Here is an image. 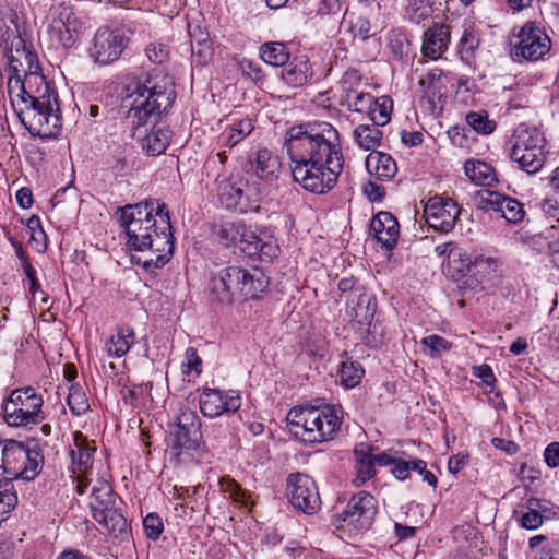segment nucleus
I'll return each instance as SVG.
<instances>
[{
    "label": "nucleus",
    "mask_w": 559,
    "mask_h": 559,
    "mask_svg": "<svg viewBox=\"0 0 559 559\" xmlns=\"http://www.w3.org/2000/svg\"><path fill=\"white\" fill-rule=\"evenodd\" d=\"M346 0H322L317 9L314 19L318 25H326L331 29L337 28L341 24L347 7Z\"/></svg>",
    "instance_id": "bb28decb"
},
{
    "label": "nucleus",
    "mask_w": 559,
    "mask_h": 559,
    "mask_svg": "<svg viewBox=\"0 0 559 559\" xmlns=\"http://www.w3.org/2000/svg\"><path fill=\"white\" fill-rule=\"evenodd\" d=\"M93 519L99 524L104 525L109 533L117 536L123 532H127L128 522L127 519L118 511L116 506L102 512L97 510V513L93 514Z\"/></svg>",
    "instance_id": "58836bf2"
},
{
    "label": "nucleus",
    "mask_w": 559,
    "mask_h": 559,
    "mask_svg": "<svg viewBox=\"0 0 559 559\" xmlns=\"http://www.w3.org/2000/svg\"><path fill=\"white\" fill-rule=\"evenodd\" d=\"M249 171L264 182L276 181L282 170V163L277 155L267 148L253 153L248 160Z\"/></svg>",
    "instance_id": "412c9836"
},
{
    "label": "nucleus",
    "mask_w": 559,
    "mask_h": 559,
    "mask_svg": "<svg viewBox=\"0 0 559 559\" xmlns=\"http://www.w3.org/2000/svg\"><path fill=\"white\" fill-rule=\"evenodd\" d=\"M254 127L252 120L249 118L234 120L219 134L218 143L221 146L233 148L235 145L250 135Z\"/></svg>",
    "instance_id": "cd10ccee"
},
{
    "label": "nucleus",
    "mask_w": 559,
    "mask_h": 559,
    "mask_svg": "<svg viewBox=\"0 0 559 559\" xmlns=\"http://www.w3.org/2000/svg\"><path fill=\"white\" fill-rule=\"evenodd\" d=\"M412 461H405L402 459L395 457V463H393L392 474L399 480H405L408 478L412 468Z\"/></svg>",
    "instance_id": "69168bd1"
},
{
    "label": "nucleus",
    "mask_w": 559,
    "mask_h": 559,
    "mask_svg": "<svg viewBox=\"0 0 559 559\" xmlns=\"http://www.w3.org/2000/svg\"><path fill=\"white\" fill-rule=\"evenodd\" d=\"M215 182L218 201L227 210L247 213L258 209L259 192L246 190L248 182L239 173L218 175Z\"/></svg>",
    "instance_id": "9d476101"
},
{
    "label": "nucleus",
    "mask_w": 559,
    "mask_h": 559,
    "mask_svg": "<svg viewBox=\"0 0 559 559\" xmlns=\"http://www.w3.org/2000/svg\"><path fill=\"white\" fill-rule=\"evenodd\" d=\"M267 285L269 280L261 270L230 265L211 275L209 299L216 305H230L238 297L255 299Z\"/></svg>",
    "instance_id": "423d86ee"
},
{
    "label": "nucleus",
    "mask_w": 559,
    "mask_h": 559,
    "mask_svg": "<svg viewBox=\"0 0 559 559\" xmlns=\"http://www.w3.org/2000/svg\"><path fill=\"white\" fill-rule=\"evenodd\" d=\"M260 57L267 64L283 67L289 61L290 55L284 44L270 41L260 47Z\"/></svg>",
    "instance_id": "a19ab883"
},
{
    "label": "nucleus",
    "mask_w": 559,
    "mask_h": 559,
    "mask_svg": "<svg viewBox=\"0 0 559 559\" xmlns=\"http://www.w3.org/2000/svg\"><path fill=\"white\" fill-rule=\"evenodd\" d=\"M81 26L80 20L71 8L60 7L49 25L50 40L63 48H71L79 37Z\"/></svg>",
    "instance_id": "a211bd4d"
},
{
    "label": "nucleus",
    "mask_w": 559,
    "mask_h": 559,
    "mask_svg": "<svg viewBox=\"0 0 559 559\" xmlns=\"http://www.w3.org/2000/svg\"><path fill=\"white\" fill-rule=\"evenodd\" d=\"M556 227L557 225H550L543 231L532 235L527 240V245L538 252H547L550 255L552 241H555V236L557 235Z\"/></svg>",
    "instance_id": "49530a36"
},
{
    "label": "nucleus",
    "mask_w": 559,
    "mask_h": 559,
    "mask_svg": "<svg viewBox=\"0 0 559 559\" xmlns=\"http://www.w3.org/2000/svg\"><path fill=\"white\" fill-rule=\"evenodd\" d=\"M462 274L465 273H479L492 270L496 262L491 258H485L483 254L471 255L466 252H462V257H456L455 263H449Z\"/></svg>",
    "instance_id": "72a5a7b5"
},
{
    "label": "nucleus",
    "mask_w": 559,
    "mask_h": 559,
    "mask_svg": "<svg viewBox=\"0 0 559 559\" xmlns=\"http://www.w3.org/2000/svg\"><path fill=\"white\" fill-rule=\"evenodd\" d=\"M421 345L428 350L431 358H438L452 347L451 342L437 334H431L420 341Z\"/></svg>",
    "instance_id": "09e8293b"
},
{
    "label": "nucleus",
    "mask_w": 559,
    "mask_h": 559,
    "mask_svg": "<svg viewBox=\"0 0 559 559\" xmlns=\"http://www.w3.org/2000/svg\"><path fill=\"white\" fill-rule=\"evenodd\" d=\"M511 159L527 174L537 173L544 165V138L536 128L520 124L513 135Z\"/></svg>",
    "instance_id": "1a4fd4ad"
},
{
    "label": "nucleus",
    "mask_w": 559,
    "mask_h": 559,
    "mask_svg": "<svg viewBox=\"0 0 559 559\" xmlns=\"http://www.w3.org/2000/svg\"><path fill=\"white\" fill-rule=\"evenodd\" d=\"M143 527L147 538L156 540L164 530L162 518L157 513H148L143 520Z\"/></svg>",
    "instance_id": "4d7b16f0"
},
{
    "label": "nucleus",
    "mask_w": 559,
    "mask_h": 559,
    "mask_svg": "<svg viewBox=\"0 0 559 559\" xmlns=\"http://www.w3.org/2000/svg\"><path fill=\"white\" fill-rule=\"evenodd\" d=\"M92 515L97 513V510L105 512L106 510L116 506V495L106 480H98L92 489V501L90 503Z\"/></svg>",
    "instance_id": "e433bc0d"
},
{
    "label": "nucleus",
    "mask_w": 559,
    "mask_h": 559,
    "mask_svg": "<svg viewBox=\"0 0 559 559\" xmlns=\"http://www.w3.org/2000/svg\"><path fill=\"white\" fill-rule=\"evenodd\" d=\"M74 447L71 450L72 462L78 466L80 472H85L92 466L94 448L90 447L87 440L81 432L74 435Z\"/></svg>",
    "instance_id": "ea45409f"
},
{
    "label": "nucleus",
    "mask_w": 559,
    "mask_h": 559,
    "mask_svg": "<svg viewBox=\"0 0 559 559\" xmlns=\"http://www.w3.org/2000/svg\"><path fill=\"white\" fill-rule=\"evenodd\" d=\"M370 235L385 250H392L400 237V225L390 212H380L370 222Z\"/></svg>",
    "instance_id": "aec40b11"
},
{
    "label": "nucleus",
    "mask_w": 559,
    "mask_h": 559,
    "mask_svg": "<svg viewBox=\"0 0 559 559\" xmlns=\"http://www.w3.org/2000/svg\"><path fill=\"white\" fill-rule=\"evenodd\" d=\"M361 84V74L358 70L356 69H348L346 70L341 80H340V86H341V90H342V99L344 97H347L349 94H354L356 92H358V87L360 86Z\"/></svg>",
    "instance_id": "603ef678"
},
{
    "label": "nucleus",
    "mask_w": 559,
    "mask_h": 559,
    "mask_svg": "<svg viewBox=\"0 0 559 559\" xmlns=\"http://www.w3.org/2000/svg\"><path fill=\"white\" fill-rule=\"evenodd\" d=\"M374 123L359 124L354 130V140L365 151H374L381 144L382 131Z\"/></svg>",
    "instance_id": "4c0bfd02"
},
{
    "label": "nucleus",
    "mask_w": 559,
    "mask_h": 559,
    "mask_svg": "<svg viewBox=\"0 0 559 559\" xmlns=\"http://www.w3.org/2000/svg\"><path fill=\"white\" fill-rule=\"evenodd\" d=\"M530 506L535 507V510L538 511L543 522L544 520H559V506L554 504L548 500L531 498Z\"/></svg>",
    "instance_id": "5fc2aeb1"
},
{
    "label": "nucleus",
    "mask_w": 559,
    "mask_h": 559,
    "mask_svg": "<svg viewBox=\"0 0 559 559\" xmlns=\"http://www.w3.org/2000/svg\"><path fill=\"white\" fill-rule=\"evenodd\" d=\"M544 461L550 468L559 466V442L554 441L546 447Z\"/></svg>",
    "instance_id": "774afa93"
},
{
    "label": "nucleus",
    "mask_w": 559,
    "mask_h": 559,
    "mask_svg": "<svg viewBox=\"0 0 559 559\" xmlns=\"http://www.w3.org/2000/svg\"><path fill=\"white\" fill-rule=\"evenodd\" d=\"M150 132L139 129L135 139L141 141V147L150 156H159L170 144L171 131L167 127L151 124Z\"/></svg>",
    "instance_id": "5701e85b"
},
{
    "label": "nucleus",
    "mask_w": 559,
    "mask_h": 559,
    "mask_svg": "<svg viewBox=\"0 0 559 559\" xmlns=\"http://www.w3.org/2000/svg\"><path fill=\"white\" fill-rule=\"evenodd\" d=\"M240 395L234 391L204 389L200 394L199 406L205 417L215 418L225 413H235L240 408Z\"/></svg>",
    "instance_id": "6ab92c4d"
},
{
    "label": "nucleus",
    "mask_w": 559,
    "mask_h": 559,
    "mask_svg": "<svg viewBox=\"0 0 559 559\" xmlns=\"http://www.w3.org/2000/svg\"><path fill=\"white\" fill-rule=\"evenodd\" d=\"M116 215L128 237V249L140 253L132 255L135 264L154 272L169 262L175 249V238L166 203L145 200L127 204L118 207Z\"/></svg>",
    "instance_id": "7ed1b4c3"
},
{
    "label": "nucleus",
    "mask_w": 559,
    "mask_h": 559,
    "mask_svg": "<svg viewBox=\"0 0 559 559\" xmlns=\"http://www.w3.org/2000/svg\"><path fill=\"white\" fill-rule=\"evenodd\" d=\"M248 234H252V230L248 229L240 222L224 221L213 226V235L216 240L225 247L238 245L242 252V245L247 243Z\"/></svg>",
    "instance_id": "b1692460"
},
{
    "label": "nucleus",
    "mask_w": 559,
    "mask_h": 559,
    "mask_svg": "<svg viewBox=\"0 0 559 559\" xmlns=\"http://www.w3.org/2000/svg\"><path fill=\"white\" fill-rule=\"evenodd\" d=\"M355 459L356 476L353 481L357 487H359L376 475V468L373 461L371 460V454L364 450H355Z\"/></svg>",
    "instance_id": "37998d69"
},
{
    "label": "nucleus",
    "mask_w": 559,
    "mask_h": 559,
    "mask_svg": "<svg viewBox=\"0 0 559 559\" xmlns=\"http://www.w3.org/2000/svg\"><path fill=\"white\" fill-rule=\"evenodd\" d=\"M67 404L71 413L76 416L84 414L90 407L85 394L78 385H72L70 388L67 396Z\"/></svg>",
    "instance_id": "8fccbe9b"
},
{
    "label": "nucleus",
    "mask_w": 559,
    "mask_h": 559,
    "mask_svg": "<svg viewBox=\"0 0 559 559\" xmlns=\"http://www.w3.org/2000/svg\"><path fill=\"white\" fill-rule=\"evenodd\" d=\"M192 55L197 58L200 64H205L212 56L211 40L209 34H200V38L197 39V44H192Z\"/></svg>",
    "instance_id": "864d4df0"
},
{
    "label": "nucleus",
    "mask_w": 559,
    "mask_h": 559,
    "mask_svg": "<svg viewBox=\"0 0 559 559\" xmlns=\"http://www.w3.org/2000/svg\"><path fill=\"white\" fill-rule=\"evenodd\" d=\"M435 252L439 257H445L448 258L449 263H455L456 257H462V250L456 247L454 242H444L441 245H438L435 248Z\"/></svg>",
    "instance_id": "680f3d73"
},
{
    "label": "nucleus",
    "mask_w": 559,
    "mask_h": 559,
    "mask_svg": "<svg viewBox=\"0 0 559 559\" xmlns=\"http://www.w3.org/2000/svg\"><path fill=\"white\" fill-rule=\"evenodd\" d=\"M366 167L369 173L383 181L392 179L397 171V167L393 158L389 154L382 152L370 154L366 159Z\"/></svg>",
    "instance_id": "7c9ffc66"
},
{
    "label": "nucleus",
    "mask_w": 559,
    "mask_h": 559,
    "mask_svg": "<svg viewBox=\"0 0 559 559\" xmlns=\"http://www.w3.org/2000/svg\"><path fill=\"white\" fill-rule=\"evenodd\" d=\"M343 411L338 405L296 406L287 414L292 435L304 443H323L332 440L340 430Z\"/></svg>",
    "instance_id": "39448f33"
},
{
    "label": "nucleus",
    "mask_w": 559,
    "mask_h": 559,
    "mask_svg": "<svg viewBox=\"0 0 559 559\" xmlns=\"http://www.w3.org/2000/svg\"><path fill=\"white\" fill-rule=\"evenodd\" d=\"M409 45L407 38L401 33H394L389 38V47L392 53L399 59H402L408 53Z\"/></svg>",
    "instance_id": "bf43d9fd"
},
{
    "label": "nucleus",
    "mask_w": 559,
    "mask_h": 559,
    "mask_svg": "<svg viewBox=\"0 0 559 559\" xmlns=\"http://www.w3.org/2000/svg\"><path fill=\"white\" fill-rule=\"evenodd\" d=\"M472 373L474 377L480 378L483 380L484 384H486L488 386H492L493 383L496 382V377L493 374V371H492L491 367L488 366L487 364L474 366Z\"/></svg>",
    "instance_id": "0e129e2a"
},
{
    "label": "nucleus",
    "mask_w": 559,
    "mask_h": 559,
    "mask_svg": "<svg viewBox=\"0 0 559 559\" xmlns=\"http://www.w3.org/2000/svg\"><path fill=\"white\" fill-rule=\"evenodd\" d=\"M460 212L461 210L454 200L435 195L426 202L424 216L431 228L441 233H449L454 228Z\"/></svg>",
    "instance_id": "2eb2a0df"
},
{
    "label": "nucleus",
    "mask_w": 559,
    "mask_h": 559,
    "mask_svg": "<svg viewBox=\"0 0 559 559\" xmlns=\"http://www.w3.org/2000/svg\"><path fill=\"white\" fill-rule=\"evenodd\" d=\"M464 171L477 186L492 187L498 182L495 168L481 160H466Z\"/></svg>",
    "instance_id": "c85d7f7f"
},
{
    "label": "nucleus",
    "mask_w": 559,
    "mask_h": 559,
    "mask_svg": "<svg viewBox=\"0 0 559 559\" xmlns=\"http://www.w3.org/2000/svg\"><path fill=\"white\" fill-rule=\"evenodd\" d=\"M466 122L474 131L481 134H490L496 129V122L488 118L486 111L468 112L466 115Z\"/></svg>",
    "instance_id": "de8ad7c7"
},
{
    "label": "nucleus",
    "mask_w": 559,
    "mask_h": 559,
    "mask_svg": "<svg viewBox=\"0 0 559 559\" xmlns=\"http://www.w3.org/2000/svg\"><path fill=\"white\" fill-rule=\"evenodd\" d=\"M373 99L374 97L370 93L358 91L341 99V104L346 106L350 111L368 115L372 107Z\"/></svg>",
    "instance_id": "a18cd8bd"
},
{
    "label": "nucleus",
    "mask_w": 559,
    "mask_h": 559,
    "mask_svg": "<svg viewBox=\"0 0 559 559\" xmlns=\"http://www.w3.org/2000/svg\"><path fill=\"white\" fill-rule=\"evenodd\" d=\"M186 356H187L188 362L182 366L183 368H186V369H183V373H190L191 371H195L197 373H200L201 372L200 367H201L202 361L197 353V349H194L193 347H189L186 350Z\"/></svg>",
    "instance_id": "338daca9"
},
{
    "label": "nucleus",
    "mask_w": 559,
    "mask_h": 559,
    "mask_svg": "<svg viewBox=\"0 0 559 559\" xmlns=\"http://www.w3.org/2000/svg\"><path fill=\"white\" fill-rule=\"evenodd\" d=\"M477 207L484 211H493L511 224H518L525 217L523 203L514 198L492 190L478 192Z\"/></svg>",
    "instance_id": "dca6fc26"
},
{
    "label": "nucleus",
    "mask_w": 559,
    "mask_h": 559,
    "mask_svg": "<svg viewBox=\"0 0 559 559\" xmlns=\"http://www.w3.org/2000/svg\"><path fill=\"white\" fill-rule=\"evenodd\" d=\"M2 444V473L4 479H0V485L16 479L33 480L41 471L44 456L38 449H29L24 443L5 439Z\"/></svg>",
    "instance_id": "0eeeda50"
},
{
    "label": "nucleus",
    "mask_w": 559,
    "mask_h": 559,
    "mask_svg": "<svg viewBox=\"0 0 559 559\" xmlns=\"http://www.w3.org/2000/svg\"><path fill=\"white\" fill-rule=\"evenodd\" d=\"M287 497L295 510L307 515L316 514L321 508L319 489L310 476L301 473L287 477Z\"/></svg>",
    "instance_id": "4468645a"
},
{
    "label": "nucleus",
    "mask_w": 559,
    "mask_h": 559,
    "mask_svg": "<svg viewBox=\"0 0 559 559\" xmlns=\"http://www.w3.org/2000/svg\"><path fill=\"white\" fill-rule=\"evenodd\" d=\"M551 49V40L546 32L535 22H526L511 41V57L515 61H537Z\"/></svg>",
    "instance_id": "9b49d317"
},
{
    "label": "nucleus",
    "mask_w": 559,
    "mask_h": 559,
    "mask_svg": "<svg viewBox=\"0 0 559 559\" xmlns=\"http://www.w3.org/2000/svg\"><path fill=\"white\" fill-rule=\"evenodd\" d=\"M419 86L424 97L435 105L436 99L440 100L443 97L447 87L442 70L437 68L430 70L419 80Z\"/></svg>",
    "instance_id": "c756f323"
},
{
    "label": "nucleus",
    "mask_w": 559,
    "mask_h": 559,
    "mask_svg": "<svg viewBox=\"0 0 559 559\" xmlns=\"http://www.w3.org/2000/svg\"><path fill=\"white\" fill-rule=\"evenodd\" d=\"M135 334L133 328L129 325L120 326L116 335H111L106 344L105 348L109 356L120 358L124 356L131 345L134 343Z\"/></svg>",
    "instance_id": "473e14b6"
},
{
    "label": "nucleus",
    "mask_w": 559,
    "mask_h": 559,
    "mask_svg": "<svg viewBox=\"0 0 559 559\" xmlns=\"http://www.w3.org/2000/svg\"><path fill=\"white\" fill-rule=\"evenodd\" d=\"M126 47V37L118 29L99 28L93 38L90 56L100 64H109L119 59Z\"/></svg>",
    "instance_id": "f3484780"
},
{
    "label": "nucleus",
    "mask_w": 559,
    "mask_h": 559,
    "mask_svg": "<svg viewBox=\"0 0 559 559\" xmlns=\"http://www.w3.org/2000/svg\"><path fill=\"white\" fill-rule=\"evenodd\" d=\"M432 7L430 0H408L406 13L411 21L419 23L430 16Z\"/></svg>",
    "instance_id": "3c124183"
},
{
    "label": "nucleus",
    "mask_w": 559,
    "mask_h": 559,
    "mask_svg": "<svg viewBox=\"0 0 559 559\" xmlns=\"http://www.w3.org/2000/svg\"><path fill=\"white\" fill-rule=\"evenodd\" d=\"M377 511V499L367 491H359L350 498L346 509L337 515V527L356 534L366 532L371 527Z\"/></svg>",
    "instance_id": "ddd939ff"
},
{
    "label": "nucleus",
    "mask_w": 559,
    "mask_h": 559,
    "mask_svg": "<svg viewBox=\"0 0 559 559\" xmlns=\"http://www.w3.org/2000/svg\"><path fill=\"white\" fill-rule=\"evenodd\" d=\"M342 357H345L346 359L341 362V383L346 388H354L360 383L365 370L360 362L348 358L346 352H343Z\"/></svg>",
    "instance_id": "79ce46f5"
},
{
    "label": "nucleus",
    "mask_w": 559,
    "mask_h": 559,
    "mask_svg": "<svg viewBox=\"0 0 559 559\" xmlns=\"http://www.w3.org/2000/svg\"><path fill=\"white\" fill-rule=\"evenodd\" d=\"M8 95L22 124L33 136L56 138L62 127L58 94L43 74L36 51L21 35L3 47Z\"/></svg>",
    "instance_id": "f257e3e1"
},
{
    "label": "nucleus",
    "mask_w": 559,
    "mask_h": 559,
    "mask_svg": "<svg viewBox=\"0 0 559 559\" xmlns=\"http://www.w3.org/2000/svg\"><path fill=\"white\" fill-rule=\"evenodd\" d=\"M376 310V299L367 293H361L356 299L350 300L348 316L352 322L360 326L361 333H366L369 331Z\"/></svg>",
    "instance_id": "393cba45"
},
{
    "label": "nucleus",
    "mask_w": 559,
    "mask_h": 559,
    "mask_svg": "<svg viewBox=\"0 0 559 559\" xmlns=\"http://www.w3.org/2000/svg\"><path fill=\"white\" fill-rule=\"evenodd\" d=\"M44 400L32 386L15 389L2 404L3 420L11 427L38 425L45 419Z\"/></svg>",
    "instance_id": "6e6552de"
},
{
    "label": "nucleus",
    "mask_w": 559,
    "mask_h": 559,
    "mask_svg": "<svg viewBox=\"0 0 559 559\" xmlns=\"http://www.w3.org/2000/svg\"><path fill=\"white\" fill-rule=\"evenodd\" d=\"M284 148L293 179L305 190L323 194L335 187L344 156L338 131L330 122L293 126L285 134Z\"/></svg>",
    "instance_id": "f03ea898"
},
{
    "label": "nucleus",
    "mask_w": 559,
    "mask_h": 559,
    "mask_svg": "<svg viewBox=\"0 0 559 559\" xmlns=\"http://www.w3.org/2000/svg\"><path fill=\"white\" fill-rule=\"evenodd\" d=\"M169 47L164 43H150L145 48L148 60L155 64H163L169 58Z\"/></svg>",
    "instance_id": "6e6d98bb"
},
{
    "label": "nucleus",
    "mask_w": 559,
    "mask_h": 559,
    "mask_svg": "<svg viewBox=\"0 0 559 559\" xmlns=\"http://www.w3.org/2000/svg\"><path fill=\"white\" fill-rule=\"evenodd\" d=\"M246 245H242V253L251 259H259L260 261H271L277 255L278 248L271 241H263L253 231L248 234Z\"/></svg>",
    "instance_id": "2f4dec72"
},
{
    "label": "nucleus",
    "mask_w": 559,
    "mask_h": 559,
    "mask_svg": "<svg viewBox=\"0 0 559 559\" xmlns=\"http://www.w3.org/2000/svg\"><path fill=\"white\" fill-rule=\"evenodd\" d=\"M451 38L450 27L445 24H433L424 34L421 52L431 60L440 58L448 49Z\"/></svg>",
    "instance_id": "4be33fe9"
},
{
    "label": "nucleus",
    "mask_w": 559,
    "mask_h": 559,
    "mask_svg": "<svg viewBox=\"0 0 559 559\" xmlns=\"http://www.w3.org/2000/svg\"><path fill=\"white\" fill-rule=\"evenodd\" d=\"M312 68L307 57H296L285 64L281 78L290 87H301L312 78Z\"/></svg>",
    "instance_id": "a878e982"
},
{
    "label": "nucleus",
    "mask_w": 559,
    "mask_h": 559,
    "mask_svg": "<svg viewBox=\"0 0 559 559\" xmlns=\"http://www.w3.org/2000/svg\"><path fill=\"white\" fill-rule=\"evenodd\" d=\"M201 427V419L195 411L187 407L179 409L176 416L175 429L171 433V452L177 457L202 448L204 441Z\"/></svg>",
    "instance_id": "f8f14e48"
},
{
    "label": "nucleus",
    "mask_w": 559,
    "mask_h": 559,
    "mask_svg": "<svg viewBox=\"0 0 559 559\" xmlns=\"http://www.w3.org/2000/svg\"><path fill=\"white\" fill-rule=\"evenodd\" d=\"M413 471H417L421 476L424 481H427L431 487L436 488L438 485V478L433 473L426 468V462L420 459L413 460L412 463Z\"/></svg>",
    "instance_id": "e2e57ef3"
},
{
    "label": "nucleus",
    "mask_w": 559,
    "mask_h": 559,
    "mask_svg": "<svg viewBox=\"0 0 559 559\" xmlns=\"http://www.w3.org/2000/svg\"><path fill=\"white\" fill-rule=\"evenodd\" d=\"M527 509L528 511L523 513L521 518V526L526 530H536L543 524L540 515L535 507L530 506V500L527 501Z\"/></svg>",
    "instance_id": "052dcab7"
},
{
    "label": "nucleus",
    "mask_w": 559,
    "mask_h": 559,
    "mask_svg": "<svg viewBox=\"0 0 559 559\" xmlns=\"http://www.w3.org/2000/svg\"><path fill=\"white\" fill-rule=\"evenodd\" d=\"M480 46V32L474 24L464 27L463 34L459 41V53L461 59L471 63L474 60L476 51Z\"/></svg>",
    "instance_id": "c9c22d12"
},
{
    "label": "nucleus",
    "mask_w": 559,
    "mask_h": 559,
    "mask_svg": "<svg viewBox=\"0 0 559 559\" xmlns=\"http://www.w3.org/2000/svg\"><path fill=\"white\" fill-rule=\"evenodd\" d=\"M131 107L126 115L127 124L135 136L139 129L157 123L176 98L174 83L167 75H146L139 81Z\"/></svg>",
    "instance_id": "20e7f679"
},
{
    "label": "nucleus",
    "mask_w": 559,
    "mask_h": 559,
    "mask_svg": "<svg viewBox=\"0 0 559 559\" xmlns=\"http://www.w3.org/2000/svg\"><path fill=\"white\" fill-rule=\"evenodd\" d=\"M222 490L229 495V497L236 502H245L247 492L243 490L238 483L229 477H223L219 481Z\"/></svg>",
    "instance_id": "13d9d810"
},
{
    "label": "nucleus",
    "mask_w": 559,
    "mask_h": 559,
    "mask_svg": "<svg viewBox=\"0 0 559 559\" xmlns=\"http://www.w3.org/2000/svg\"><path fill=\"white\" fill-rule=\"evenodd\" d=\"M393 102L389 96H381L373 99L368 117L376 126H385L391 120Z\"/></svg>",
    "instance_id": "c03bdc74"
},
{
    "label": "nucleus",
    "mask_w": 559,
    "mask_h": 559,
    "mask_svg": "<svg viewBox=\"0 0 559 559\" xmlns=\"http://www.w3.org/2000/svg\"><path fill=\"white\" fill-rule=\"evenodd\" d=\"M371 12L372 11L366 15H359L352 22L354 36L361 40H367L368 38L376 36L378 32H381L385 27L384 20L380 16H374L372 19Z\"/></svg>",
    "instance_id": "f704fd0d"
}]
</instances>
